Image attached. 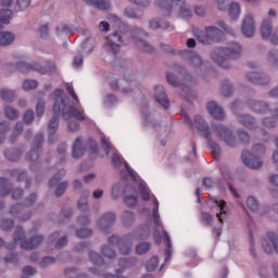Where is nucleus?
Instances as JSON below:
<instances>
[{"instance_id":"obj_1","label":"nucleus","mask_w":278,"mask_h":278,"mask_svg":"<svg viewBox=\"0 0 278 278\" xmlns=\"http://www.w3.org/2000/svg\"><path fill=\"white\" fill-rule=\"evenodd\" d=\"M68 103V97L64 94V91L56 89L54 91V104H53V112L54 116L50 119L49 123V131L50 134H55V130L58 127H60L59 123V114L62 112L63 118L65 121H68V118H77V121H86V115L84 114V111H79L75 109L73 105L66 104Z\"/></svg>"},{"instance_id":"obj_2","label":"nucleus","mask_w":278,"mask_h":278,"mask_svg":"<svg viewBox=\"0 0 278 278\" xmlns=\"http://www.w3.org/2000/svg\"><path fill=\"white\" fill-rule=\"evenodd\" d=\"M242 55V47L238 42H229L224 48H216L211 58L222 68H231L230 60H236Z\"/></svg>"},{"instance_id":"obj_3","label":"nucleus","mask_w":278,"mask_h":278,"mask_svg":"<svg viewBox=\"0 0 278 278\" xmlns=\"http://www.w3.org/2000/svg\"><path fill=\"white\" fill-rule=\"evenodd\" d=\"M154 208L152 211V220L155 225V231H154V238H161L160 232L157 229H161V231L163 232V239H164V243L167 247V249L165 250V262H168V260H170V249L173 247V243H170V237L168 236V232H166V230H164V226L162 225V222L160 220V202H157V199H154Z\"/></svg>"},{"instance_id":"obj_4","label":"nucleus","mask_w":278,"mask_h":278,"mask_svg":"<svg viewBox=\"0 0 278 278\" xmlns=\"http://www.w3.org/2000/svg\"><path fill=\"white\" fill-rule=\"evenodd\" d=\"M211 134L219 142H225L226 147H236L238 144L231 129L223 124H213ZM214 138H212V143L216 144Z\"/></svg>"},{"instance_id":"obj_5","label":"nucleus","mask_w":278,"mask_h":278,"mask_svg":"<svg viewBox=\"0 0 278 278\" xmlns=\"http://www.w3.org/2000/svg\"><path fill=\"white\" fill-rule=\"evenodd\" d=\"M165 16H170L174 12L182 18H190L192 16V9L186 3V0H170V2L161 11Z\"/></svg>"},{"instance_id":"obj_6","label":"nucleus","mask_w":278,"mask_h":278,"mask_svg":"<svg viewBox=\"0 0 278 278\" xmlns=\"http://www.w3.org/2000/svg\"><path fill=\"white\" fill-rule=\"evenodd\" d=\"M194 124L197 129L200 130L202 136L210 142V147L215 155H220V146L218 143H212V130H210V126L201 115H197L194 117Z\"/></svg>"},{"instance_id":"obj_7","label":"nucleus","mask_w":278,"mask_h":278,"mask_svg":"<svg viewBox=\"0 0 278 278\" xmlns=\"http://www.w3.org/2000/svg\"><path fill=\"white\" fill-rule=\"evenodd\" d=\"M193 34L197 36L199 42L207 45V42H212V40H216L220 36V29L216 26H206L204 31L198 28L193 29Z\"/></svg>"},{"instance_id":"obj_8","label":"nucleus","mask_w":278,"mask_h":278,"mask_svg":"<svg viewBox=\"0 0 278 278\" xmlns=\"http://www.w3.org/2000/svg\"><path fill=\"white\" fill-rule=\"evenodd\" d=\"M130 36H131L132 42L137 45L138 49H141V51H144L146 53H151V51H153V46L142 40V36H147V33L142 28L140 27L130 28Z\"/></svg>"},{"instance_id":"obj_9","label":"nucleus","mask_w":278,"mask_h":278,"mask_svg":"<svg viewBox=\"0 0 278 278\" xmlns=\"http://www.w3.org/2000/svg\"><path fill=\"white\" fill-rule=\"evenodd\" d=\"M121 47H123V31H113L106 37V51L116 55L121 51Z\"/></svg>"},{"instance_id":"obj_10","label":"nucleus","mask_w":278,"mask_h":278,"mask_svg":"<svg viewBox=\"0 0 278 278\" xmlns=\"http://www.w3.org/2000/svg\"><path fill=\"white\" fill-rule=\"evenodd\" d=\"M131 84H134V75L126 74L124 79L111 80L110 88L111 90H121L124 94H129V92H134Z\"/></svg>"},{"instance_id":"obj_11","label":"nucleus","mask_w":278,"mask_h":278,"mask_svg":"<svg viewBox=\"0 0 278 278\" xmlns=\"http://www.w3.org/2000/svg\"><path fill=\"white\" fill-rule=\"evenodd\" d=\"M242 162L248 168H253L254 170H257L261 166L264 165V162H262V159L255 156V154L243 151L242 152Z\"/></svg>"},{"instance_id":"obj_12","label":"nucleus","mask_w":278,"mask_h":278,"mask_svg":"<svg viewBox=\"0 0 278 278\" xmlns=\"http://www.w3.org/2000/svg\"><path fill=\"white\" fill-rule=\"evenodd\" d=\"M241 31L245 38H251L255 34V22L251 14L245 15L241 25Z\"/></svg>"},{"instance_id":"obj_13","label":"nucleus","mask_w":278,"mask_h":278,"mask_svg":"<svg viewBox=\"0 0 278 278\" xmlns=\"http://www.w3.org/2000/svg\"><path fill=\"white\" fill-rule=\"evenodd\" d=\"M109 244H111V247H115L116 244L122 255H129L131 253V244L125 242V240H121L118 236L110 237Z\"/></svg>"},{"instance_id":"obj_14","label":"nucleus","mask_w":278,"mask_h":278,"mask_svg":"<svg viewBox=\"0 0 278 278\" xmlns=\"http://www.w3.org/2000/svg\"><path fill=\"white\" fill-rule=\"evenodd\" d=\"M154 99L165 110H168V108H170V102L168 101L166 91H164V87H162V86L154 87Z\"/></svg>"},{"instance_id":"obj_15","label":"nucleus","mask_w":278,"mask_h":278,"mask_svg":"<svg viewBox=\"0 0 278 278\" xmlns=\"http://www.w3.org/2000/svg\"><path fill=\"white\" fill-rule=\"evenodd\" d=\"M16 68L18 71H22V73H30V71H37V73H40V75H47V70L38 63H25V62H20L16 65Z\"/></svg>"},{"instance_id":"obj_16","label":"nucleus","mask_w":278,"mask_h":278,"mask_svg":"<svg viewBox=\"0 0 278 278\" xmlns=\"http://www.w3.org/2000/svg\"><path fill=\"white\" fill-rule=\"evenodd\" d=\"M116 215L114 213H106L98 220L97 225L101 231H108L114 225Z\"/></svg>"},{"instance_id":"obj_17","label":"nucleus","mask_w":278,"mask_h":278,"mask_svg":"<svg viewBox=\"0 0 278 278\" xmlns=\"http://www.w3.org/2000/svg\"><path fill=\"white\" fill-rule=\"evenodd\" d=\"M238 121L241 125H243V127L250 129V131H257V129H260V126H257V121L249 114L238 115Z\"/></svg>"},{"instance_id":"obj_18","label":"nucleus","mask_w":278,"mask_h":278,"mask_svg":"<svg viewBox=\"0 0 278 278\" xmlns=\"http://www.w3.org/2000/svg\"><path fill=\"white\" fill-rule=\"evenodd\" d=\"M45 141L42 134H38L35 137V141H34V147L30 151V153H28L26 155V160H29L30 162H38V149L39 147H42V142Z\"/></svg>"},{"instance_id":"obj_19","label":"nucleus","mask_w":278,"mask_h":278,"mask_svg":"<svg viewBox=\"0 0 278 278\" xmlns=\"http://www.w3.org/2000/svg\"><path fill=\"white\" fill-rule=\"evenodd\" d=\"M247 79L248 81H252V84H258V86H268V84H270V78L268 76L256 72H250L247 74Z\"/></svg>"},{"instance_id":"obj_20","label":"nucleus","mask_w":278,"mask_h":278,"mask_svg":"<svg viewBox=\"0 0 278 278\" xmlns=\"http://www.w3.org/2000/svg\"><path fill=\"white\" fill-rule=\"evenodd\" d=\"M206 110L213 118H217L218 121H223V118H225V111L214 101L207 103Z\"/></svg>"},{"instance_id":"obj_21","label":"nucleus","mask_w":278,"mask_h":278,"mask_svg":"<svg viewBox=\"0 0 278 278\" xmlns=\"http://www.w3.org/2000/svg\"><path fill=\"white\" fill-rule=\"evenodd\" d=\"M42 240H45V237L38 235L33 238H30L28 241H23L21 244V248L25 251H33V249H38L40 244H42Z\"/></svg>"},{"instance_id":"obj_22","label":"nucleus","mask_w":278,"mask_h":278,"mask_svg":"<svg viewBox=\"0 0 278 278\" xmlns=\"http://www.w3.org/2000/svg\"><path fill=\"white\" fill-rule=\"evenodd\" d=\"M84 151H86V148H84V140L81 137H77L72 148V155L77 160L84 155Z\"/></svg>"},{"instance_id":"obj_23","label":"nucleus","mask_w":278,"mask_h":278,"mask_svg":"<svg viewBox=\"0 0 278 278\" xmlns=\"http://www.w3.org/2000/svg\"><path fill=\"white\" fill-rule=\"evenodd\" d=\"M211 203H214L219 207L220 212L216 214V218H218L219 223H224V220L227 218V212H225V205H227V203L216 198H211Z\"/></svg>"},{"instance_id":"obj_24","label":"nucleus","mask_w":278,"mask_h":278,"mask_svg":"<svg viewBox=\"0 0 278 278\" xmlns=\"http://www.w3.org/2000/svg\"><path fill=\"white\" fill-rule=\"evenodd\" d=\"M273 24L270 23L269 20H264L261 24V36L265 40L270 38L273 36Z\"/></svg>"},{"instance_id":"obj_25","label":"nucleus","mask_w":278,"mask_h":278,"mask_svg":"<svg viewBox=\"0 0 278 278\" xmlns=\"http://www.w3.org/2000/svg\"><path fill=\"white\" fill-rule=\"evenodd\" d=\"M16 40V36L10 31H0V47H10Z\"/></svg>"},{"instance_id":"obj_26","label":"nucleus","mask_w":278,"mask_h":278,"mask_svg":"<svg viewBox=\"0 0 278 278\" xmlns=\"http://www.w3.org/2000/svg\"><path fill=\"white\" fill-rule=\"evenodd\" d=\"M248 105L254 112L264 113L268 112V104L266 102L257 101V100H249Z\"/></svg>"},{"instance_id":"obj_27","label":"nucleus","mask_w":278,"mask_h":278,"mask_svg":"<svg viewBox=\"0 0 278 278\" xmlns=\"http://www.w3.org/2000/svg\"><path fill=\"white\" fill-rule=\"evenodd\" d=\"M87 5H92L98 10H110L111 3L110 0H84Z\"/></svg>"},{"instance_id":"obj_28","label":"nucleus","mask_w":278,"mask_h":278,"mask_svg":"<svg viewBox=\"0 0 278 278\" xmlns=\"http://www.w3.org/2000/svg\"><path fill=\"white\" fill-rule=\"evenodd\" d=\"M185 55L188 58L194 68H199V66L203 64V59H201V56L194 52L187 50L185 51Z\"/></svg>"},{"instance_id":"obj_29","label":"nucleus","mask_w":278,"mask_h":278,"mask_svg":"<svg viewBox=\"0 0 278 278\" xmlns=\"http://www.w3.org/2000/svg\"><path fill=\"white\" fill-rule=\"evenodd\" d=\"M150 233L149 226H141L134 232L132 238L136 240H146V238H149Z\"/></svg>"},{"instance_id":"obj_30","label":"nucleus","mask_w":278,"mask_h":278,"mask_svg":"<svg viewBox=\"0 0 278 278\" xmlns=\"http://www.w3.org/2000/svg\"><path fill=\"white\" fill-rule=\"evenodd\" d=\"M233 84H231L229 80H224L220 86V94L223 97H231L235 92Z\"/></svg>"},{"instance_id":"obj_31","label":"nucleus","mask_w":278,"mask_h":278,"mask_svg":"<svg viewBox=\"0 0 278 278\" xmlns=\"http://www.w3.org/2000/svg\"><path fill=\"white\" fill-rule=\"evenodd\" d=\"M123 14L126 18H132L135 21H140L142 18V13H138L132 7L125 8Z\"/></svg>"},{"instance_id":"obj_32","label":"nucleus","mask_w":278,"mask_h":278,"mask_svg":"<svg viewBox=\"0 0 278 278\" xmlns=\"http://www.w3.org/2000/svg\"><path fill=\"white\" fill-rule=\"evenodd\" d=\"M267 64L271 68H278V50H270L267 54Z\"/></svg>"},{"instance_id":"obj_33","label":"nucleus","mask_w":278,"mask_h":278,"mask_svg":"<svg viewBox=\"0 0 278 278\" xmlns=\"http://www.w3.org/2000/svg\"><path fill=\"white\" fill-rule=\"evenodd\" d=\"M228 14H229L230 18H232V21L240 18V4L237 2H232L229 5Z\"/></svg>"},{"instance_id":"obj_34","label":"nucleus","mask_w":278,"mask_h":278,"mask_svg":"<svg viewBox=\"0 0 278 278\" xmlns=\"http://www.w3.org/2000/svg\"><path fill=\"white\" fill-rule=\"evenodd\" d=\"M10 190H12V184L4 178H0V197H8Z\"/></svg>"},{"instance_id":"obj_35","label":"nucleus","mask_w":278,"mask_h":278,"mask_svg":"<svg viewBox=\"0 0 278 278\" xmlns=\"http://www.w3.org/2000/svg\"><path fill=\"white\" fill-rule=\"evenodd\" d=\"M88 197H90V192L86 191L78 200L77 208L80 210V212L88 210Z\"/></svg>"},{"instance_id":"obj_36","label":"nucleus","mask_w":278,"mask_h":278,"mask_svg":"<svg viewBox=\"0 0 278 278\" xmlns=\"http://www.w3.org/2000/svg\"><path fill=\"white\" fill-rule=\"evenodd\" d=\"M14 244L8 245V249H14L16 245V242H21V240H25V231H23V228H16L14 235H13Z\"/></svg>"},{"instance_id":"obj_37","label":"nucleus","mask_w":278,"mask_h":278,"mask_svg":"<svg viewBox=\"0 0 278 278\" xmlns=\"http://www.w3.org/2000/svg\"><path fill=\"white\" fill-rule=\"evenodd\" d=\"M10 18H12V11L11 10H2L0 11V24L2 25H9ZM1 29V25H0Z\"/></svg>"},{"instance_id":"obj_38","label":"nucleus","mask_w":278,"mask_h":278,"mask_svg":"<svg viewBox=\"0 0 278 278\" xmlns=\"http://www.w3.org/2000/svg\"><path fill=\"white\" fill-rule=\"evenodd\" d=\"M4 114L10 121H16V118L20 116L18 111L12 106H5Z\"/></svg>"},{"instance_id":"obj_39","label":"nucleus","mask_w":278,"mask_h":278,"mask_svg":"<svg viewBox=\"0 0 278 278\" xmlns=\"http://www.w3.org/2000/svg\"><path fill=\"white\" fill-rule=\"evenodd\" d=\"M149 25L151 27V29H167L168 27V22H165L162 24V22L157 21V18L153 17L149 21Z\"/></svg>"},{"instance_id":"obj_40","label":"nucleus","mask_w":278,"mask_h":278,"mask_svg":"<svg viewBox=\"0 0 278 278\" xmlns=\"http://www.w3.org/2000/svg\"><path fill=\"white\" fill-rule=\"evenodd\" d=\"M10 131V123L1 122L0 123V144H3L5 140V134Z\"/></svg>"},{"instance_id":"obj_41","label":"nucleus","mask_w":278,"mask_h":278,"mask_svg":"<svg viewBox=\"0 0 278 278\" xmlns=\"http://www.w3.org/2000/svg\"><path fill=\"white\" fill-rule=\"evenodd\" d=\"M4 155L10 162H16L21 159V151L18 150H8L4 152Z\"/></svg>"},{"instance_id":"obj_42","label":"nucleus","mask_w":278,"mask_h":278,"mask_svg":"<svg viewBox=\"0 0 278 278\" xmlns=\"http://www.w3.org/2000/svg\"><path fill=\"white\" fill-rule=\"evenodd\" d=\"M151 251V243L143 242L136 247V253L137 255H144L146 253H149Z\"/></svg>"},{"instance_id":"obj_43","label":"nucleus","mask_w":278,"mask_h":278,"mask_svg":"<svg viewBox=\"0 0 278 278\" xmlns=\"http://www.w3.org/2000/svg\"><path fill=\"white\" fill-rule=\"evenodd\" d=\"M1 99H3L7 103H11L16 99V93L12 90L4 89L1 91Z\"/></svg>"},{"instance_id":"obj_44","label":"nucleus","mask_w":278,"mask_h":278,"mask_svg":"<svg viewBox=\"0 0 278 278\" xmlns=\"http://www.w3.org/2000/svg\"><path fill=\"white\" fill-rule=\"evenodd\" d=\"M21 134H23V123L18 122L14 127V130L10 138V141L16 142V138H18V136H21Z\"/></svg>"},{"instance_id":"obj_45","label":"nucleus","mask_w":278,"mask_h":278,"mask_svg":"<svg viewBox=\"0 0 278 278\" xmlns=\"http://www.w3.org/2000/svg\"><path fill=\"white\" fill-rule=\"evenodd\" d=\"M101 252H102V255L106 257V260H114V257H116V252L109 245L102 247Z\"/></svg>"},{"instance_id":"obj_46","label":"nucleus","mask_w":278,"mask_h":278,"mask_svg":"<svg viewBox=\"0 0 278 278\" xmlns=\"http://www.w3.org/2000/svg\"><path fill=\"white\" fill-rule=\"evenodd\" d=\"M201 223L205 225V227H210V225L214 223V216L210 213L203 212L201 214Z\"/></svg>"},{"instance_id":"obj_47","label":"nucleus","mask_w":278,"mask_h":278,"mask_svg":"<svg viewBox=\"0 0 278 278\" xmlns=\"http://www.w3.org/2000/svg\"><path fill=\"white\" fill-rule=\"evenodd\" d=\"M89 257H90V261L92 262V264H94L96 266H102L103 258H101V255H99V253L90 252Z\"/></svg>"},{"instance_id":"obj_48","label":"nucleus","mask_w":278,"mask_h":278,"mask_svg":"<svg viewBox=\"0 0 278 278\" xmlns=\"http://www.w3.org/2000/svg\"><path fill=\"white\" fill-rule=\"evenodd\" d=\"M55 264V258L51 256H46L39 262V266L41 268H47L49 266H53Z\"/></svg>"},{"instance_id":"obj_49","label":"nucleus","mask_w":278,"mask_h":278,"mask_svg":"<svg viewBox=\"0 0 278 278\" xmlns=\"http://www.w3.org/2000/svg\"><path fill=\"white\" fill-rule=\"evenodd\" d=\"M123 223L126 227H129L134 223V213L126 211L123 213Z\"/></svg>"},{"instance_id":"obj_50","label":"nucleus","mask_w":278,"mask_h":278,"mask_svg":"<svg viewBox=\"0 0 278 278\" xmlns=\"http://www.w3.org/2000/svg\"><path fill=\"white\" fill-rule=\"evenodd\" d=\"M247 205L249 207V210H252V212H255V210H257V207H260V202H257V200L253 197H249L247 199Z\"/></svg>"},{"instance_id":"obj_51","label":"nucleus","mask_w":278,"mask_h":278,"mask_svg":"<svg viewBox=\"0 0 278 278\" xmlns=\"http://www.w3.org/2000/svg\"><path fill=\"white\" fill-rule=\"evenodd\" d=\"M38 88V83L36 80H24L23 90H36Z\"/></svg>"},{"instance_id":"obj_52","label":"nucleus","mask_w":278,"mask_h":278,"mask_svg":"<svg viewBox=\"0 0 278 278\" xmlns=\"http://www.w3.org/2000/svg\"><path fill=\"white\" fill-rule=\"evenodd\" d=\"M159 263H160V260L157 258V256L152 257L147 263V270H149V273L153 271L155 268H157Z\"/></svg>"},{"instance_id":"obj_53","label":"nucleus","mask_w":278,"mask_h":278,"mask_svg":"<svg viewBox=\"0 0 278 278\" xmlns=\"http://www.w3.org/2000/svg\"><path fill=\"white\" fill-rule=\"evenodd\" d=\"M263 125L266 129H274V127H277V121L273 117H266L263 119Z\"/></svg>"},{"instance_id":"obj_54","label":"nucleus","mask_w":278,"mask_h":278,"mask_svg":"<svg viewBox=\"0 0 278 278\" xmlns=\"http://www.w3.org/2000/svg\"><path fill=\"white\" fill-rule=\"evenodd\" d=\"M121 190H123V186L121 184H116L112 187L111 197L116 200L121 197Z\"/></svg>"},{"instance_id":"obj_55","label":"nucleus","mask_w":278,"mask_h":278,"mask_svg":"<svg viewBox=\"0 0 278 278\" xmlns=\"http://www.w3.org/2000/svg\"><path fill=\"white\" fill-rule=\"evenodd\" d=\"M134 5H138V8H149L151 5V0H128Z\"/></svg>"},{"instance_id":"obj_56","label":"nucleus","mask_w":278,"mask_h":278,"mask_svg":"<svg viewBox=\"0 0 278 278\" xmlns=\"http://www.w3.org/2000/svg\"><path fill=\"white\" fill-rule=\"evenodd\" d=\"M66 278H86V275L80 274L78 275L77 271L73 268H68L65 270Z\"/></svg>"},{"instance_id":"obj_57","label":"nucleus","mask_w":278,"mask_h":278,"mask_svg":"<svg viewBox=\"0 0 278 278\" xmlns=\"http://www.w3.org/2000/svg\"><path fill=\"white\" fill-rule=\"evenodd\" d=\"M66 188H68V182L63 181V182L59 184V186L55 190L56 197H62V194H64V192H66Z\"/></svg>"},{"instance_id":"obj_58","label":"nucleus","mask_w":278,"mask_h":278,"mask_svg":"<svg viewBox=\"0 0 278 278\" xmlns=\"http://www.w3.org/2000/svg\"><path fill=\"white\" fill-rule=\"evenodd\" d=\"M76 236L77 238H90V236H92V230L88 228H83L80 230H77Z\"/></svg>"},{"instance_id":"obj_59","label":"nucleus","mask_w":278,"mask_h":278,"mask_svg":"<svg viewBox=\"0 0 278 278\" xmlns=\"http://www.w3.org/2000/svg\"><path fill=\"white\" fill-rule=\"evenodd\" d=\"M66 90L67 93L70 94V97H72V99L79 104V98L77 97V93H75V89L73 88V85L67 84L66 85Z\"/></svg>"},{"instance_id":"obj_60","label":"nucleus","mask_w":278,"mask_h":278,"mask_svg":"<svg viewBox=\"0 0 278 278\" xmlns=\"http://www.w3.org/2000/svg\"><path fill=\"white\" fill-rule=\"evenodd\" d=\"M24 123H26L27 125H31V123H34V111L33 110H27L24 113Z\"/></svg>"},{"instance_id":"obj_61","label":"nucleus","mask_w":278,"mask_h":278,"mask_svg":"<svg viewBox=\"0 0 278 278\" xmlns=\"http://www.w3.org/2000/svg\"><path fill=\"white\" fill-rule=\"evenodd\" d=\"M125 203L129 207H134V205H136V203H138V195H126Z\"/></svg>"},{"instance_id":"obj_62","label":"nucleus","mask_w":278,"mask_h":278,"mask_svg":"<svg viewBox=\"0 0 278 278\" xmlns=\"http://www.w3.org/2000/svg\"><path fill=\"white\" fill-rule=\"evenodd\" d=\"M170 3V0H155L154 5L159 8L161 12Z\"/></svg>"},{"instance_id":"obj_63","label":"nucleus","mask_w":278,"mask_h":278,"mask_svg":"<svg viewBox=\"0 0 278 278\" xmlns=\"http://www.w3.org/2000/svg\"><path fill=\"white\" fill-rule=\"evenodd\" d=\"M29 3H31V0H17L16 7L18 10H27V8H29Z\"/></svg>"},{"instance_id":"obj_64","label":"nucleus","mask_w":278,"mask_h":278,"mask_svg":"<svg viewBox=\"0 0 278 278\" xmlns=\"http://www.w3.org/2000/svg\"><path fill=\"white\" fill-rule=\"evenodd\" d=\"M37 116H42L45 114V101L40 100L36 105Z\"/></svg>"}]
</instances>
